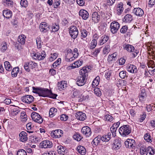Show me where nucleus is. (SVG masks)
Masks as SVG:
<instances>
[{
    "mask_svg": "<svg viewBox=\"0 0 155 155\" xmlns=\"http://www.w3.org/2000/svg\"><path fill=\"white\" fill-rule=\"evenodd\" d=\"M126 68L127 71L133 73H136L137 71L135 66L129 64L127 65Z\"/></svg>",
    "mask_w": 155,
    "mask_h": 155,
    "instance_id": "4468645a",
    "label": "nucleus"
},
{
    "mask_svg": "<svg viewBox=\"0 0 155 155\" xmlns=\"http://www.w3.org/2000/svg\"><path fill=\"white\" fill-rule=\"evenodd\" d=\"M79 15L84 20H86L89 17V14L88 12L84 9L81 10L79 12Z\"/></svg>",
    "mask_w": 155,
    "mask_h": 155,
    "instance_id": "f3484780",
    "label": "nucleus"
},
{
    "mask_svg": "<svg viewBox=\"0 0 155 155\" xmlns=\"http://www.w3.org/2000/svg\"><path fill=\"white\" fill-rule=\"evenodd\" d=\"M57 151L59 154L62 155H64L67 152L65 148L61 145L58 146Z\"/></svg>",
    "mask_w": 155,
    "mask_h": 155,
    "instance_id": "c85d7f7f",
    "label": "nucleus"
},
{
    "mask_svg": "<svg viewBox=\"0 0 155 155\" xmlns=\"http://www.w3.org/2000/svg\"><path fill=\"white\" fill-rule=\"evenodd\" d=\"M27 135V134L25 132L22 131L19 134V136L20 137V140L22 142L26 141L28 140Z\"/></svg>",
    "mask_w": 155,
    "mask_h": 155,
    "instance_id": "412c9836",
    "label": "nucleus"
},
{
    "mask_svg": "<svg viewBox=\"0 0 155 155\" xmlns=\"http://www.w3.org/2000/svg\"><path fill=\"white\" fill-rule=\"evenodd\" d=\"M154 150L152 147L149 146L147 148L146 155H154Z\"/></svg>",
    "mask_w": 155,
    "mask_h": 155,
    "instance_id": "72a5a7b5",
    "label": "nucleus"
},
{
    "mask_svg": "<svg viewBox=\"0 0 155 155\" xmlns=\"http://www.w3.org/2000/svg\"><path fill=\"white\" fill-rule=\"evenodd\" d=\"M51 56L49 58V60L50 61H52L54 60L57 57V54L56 53H54L53 54H51Z\"/></svg>",
    "mask_w": 155,
    "mask_h": 155,
    "instance_id": "5fc2aeb1",
    "label": "nucleus"
},
{
    "mask_svg": "<svg viewBox=\"0 0 155 155\" xmlns=\"http://www.w3.org/2000/svg\"><path fill=\"white\" fill-rule=\"evenodd\" d=\"M101 140V136H98L94 139L92 142V144L97 146L100 143Z\"/></svg>",
    "mask_w": 155,
    "mask_h": 155,
    "instance_id": "c756f323",
    "label": "nucleus"
},
{
    "mask_svg": "<svg viewBox=\"0 0 155 155\" xmlns=\"http://www.w3.org/2000/svg\"><path fill=\"white\" fill-rule=\"evenodd\" d=\"M131 128L129 125H124L121 127L119 129L120 134L123 137H125L130 134Z\"/></svg>",
    "mask_w": 155,
    "mask_h": 155,
    "instance_id": "7ed1b4c3",
    "label": "nucleus"
},
{
    "mask_svg": "<svg viewBox=\"0 0 155 155\" xmlns=\"http://www.w3.org/2000/svg\"><path fill=\"white\" fill-rule=\"evenodd\" d=\"M73 56L70 58H68V57L66 56L65 58V60L67 61H71L74 60L75 58H76L78 57V54H74L73 55H71V56Z\"/></svg>",
    "mask_w": 155,
    "mask_h": 155,
    "instance_id": "c9c22d12",
    "label": "nucleus"
},
{
    "mask_svg": "<svg viewBox=\"0 0 155 155\" xmlns=\"http://www.w3.org/2000/svg\"><path fill=\"white\" fill-rule=\"evenodd\" d=\"M3 15L4 17L7 19L11 18L12 16V12L8 9L4 10L3 12Z\"/></svg>",
    "mask_w": 155,
    "mask_h": 155,
    "instance_id": "b1692460",
    "label": "nucleus"
},
{
    "mask_svg": "<svg viewBox=\"0 0 155 155\" xmlns=\"http://www.w3.org/2000/svg\"><path fill=\"white\" fill-rule=\"evenodd\" d=\"M36 44L38 48H40L42 46V42L41 38L40 37H38L36 39Z\"/></svg>",
    "mask_w": 155,
    "mask_h": 155,
    "instance_id": "79ce46f5",
    "label": "nucleus"
},
{
    "mask_svg": "<svg viewBox=\"0 0 155 155\" xmlns=\"http://www.w3.org/2000/svg\"><path fill=\"white\" fill-rule=\"evenodd\" d=\"M144 140L147 142L151 143L152 142L151 136L148 133H146L144 136Z\"/></svg>",
    "mask_w": 155,
    "mask_h": 155,
    "instance_id": "4c0bfd02",
    "label": "nucleus"
},
{
    "mask_svg": "<svg viewBox=\"0 0 155 155\" xmlns=\"http://www.w3.org/2000/svg\"><path fill=\"white\" fill-rule=\"evenodd\" d=\"M80 93L77 90H74L73 94V96L72 97H78Z\"/></svg>",
    "mask_w": 155,
    "mask_h": 155,
    "instance_id": "774afa93",
    "label": "nucleus"
},
{
    "mask_svg": "<svg viewBox=\"0 0 155 155\" xmlns=\"http://www.w3.org/2000/svg\"><path fill=\"white\" fill-rule=\"evenodd\" d=\"M110 46L109 45H106L103 49V53L105 55H107L109 51Z\"/></svg>",
    "mask_w": 155,
    "mask_h": 155,
    "instance_id": "de8ad7c7",
    "label": "nucleus"
},
{
    "mask_svg": "<svg viewBox=\"0 0 155 155\" xmlns=\"http://www.w3.org/2000/svg\"><path fill=\"white\" fill-rule=\"evenodd\" d=\"M4 65L6 70L8 71H11L12 69V67L11 65L9 62L8 61L4 62Z\"/></svg>",
    "mask_w": 155,
    "mask_h": 155,
    "instance_id": "f704fd0d",
    "label": "nucleus"
},
{
    "mask_svg": "<svg viewBox=\"0 0 155 155\" xmlns=\"http://www.w3.org/2000/svg\"><path fill=\"white\" fill-rule=\"evenodd\" d=\"M146 117V115L145 114H143L142 115H141L140 118H139L138 122H142L145 119Z\"/></svg>",
    "mask_w": 155,
    "mask_h": 155,
    "instance_id": "bf43d9fd",
    "label": "nucleus"
},
{
    "mask_svg": "<svg viewBox=\"0 0 155 155\" xmlns=\"http://www.w3.org/2000/svg\"><path fill=\"white\" fill-rule=\"evenodd\" d=\"M124 144L127 148H133L135 145V141L134 140L128 139L125 142Z\"/></svg>",
    "mask_w": 155,
    "mask_h": 155,
    "instance_id": "dca6fc26",
    "label": "nucleus"
},
{
    "mask_svg": "<svg viewBox=\"0 0 155 155\" xmlns=\"http://www.w3.org/2000/svg\"><path fill=\"white\" fill-rule=\"evenodd\" d=\"M95 94L98 96H100L101 95V92L98 88H96L94 90Z\"/></svg>",
    "mask_w": 155,
    "mask_h": 155,
    "instance_id": "603ef678",
    "label": "nucleus"
},
{
    "mask_svg": "<svg viewBox=\"0 0 155 155\" xmlns=\"http://www.w3.org/2000/svg\"><path fill=\"white\" fill-rule=\"evenodd\" d=\"M97 44V42L95 41H92L91 43V45L90 46V48L93 49L96 46Z\"/></svg>",
    "mask_w": 155,
    "mask_h": 155,
    "instance_id": "69168bd1",
    "label": "nucleus"
},
{
    "mask_svg": "<svg viewBox=\"0 0 155 155\" xmlns=\"http://www.w3.org/2000/svg\"><path fill=\"white\" fill-rule=\"evenodd\" d=\"M147 148L144 146H141L140 149V153L141 154L143 155L146 153Z\"/></svg>",
    "mask_w": 155,
    "mask_h": 155,
    "instance_id": "49530a36",
    "label": "nucleus"
},
{
    "mask_svg": "<svg viewBox=\"0 0 155 155\" xmlns=\"http://www.w3.org/2000/svg\"><path fill=\"white\" fill-rule=\"evenodd\" d=\"M20 3L23 7L26 8L28 6V2L26 0H21Z\"/></svg>",
    "mask_w": 155,
    "mask_h": 155,
    "instance_id": "8fccbe9b",
    "label": "nucleus"
},
{
    "mask_svg": "<svg viewBox=\"0 0 155 155\" xmlns=\"http://www.w3.org/2000/svg\"><path fill=\"white\" fill-rule=\"evenodd\" d=\"M101 51V48H99L95 50V51L93 52L92 55L94 56H97L98 54Z\"/></svg>",
    "mask_w": 155,
    "mask_h": 155,
    "instance_id": "e2e57ef3",
    "label": "nucleus"
},
{
    "mask_svg": "<svg viewBox=\"0 0 155 155\" xmlns=\"http://www.w3.org/2000/svg\"><path fill=\"white\" fill-rule=\"evenodd\" d=\"M29 67L33 69L37 66V64L32 61L28 62Z\"/></svg>",
    "mask_w": 155,
    "mask_h": 155,
    "instance_id": "864d4df0",
    "label": "nucleus"
},
{
    "mask_svg": "<svg viewBox=\"0 0 155 155\" xmlns=\"http://www.w3.org/2000/svg\"><path fill=\"white\" fill-rule=\"evenodd\" d=\"M31 117L34 121L39 124L41 123L43 121L42 117L38 113L34 112L31 114Z\"/></svg>",
    "mask_w": 155,
    "mask_h": 155,
    "instance_id": "423d86ee",
    "label": "nucleus"
},
{
    "mask_svg": "<svg viewBox=\"0 0 155 155\" xmlns=\"http://www.w3.org/2000/svg\"><path fill=\"white\" fill-rule=\"evenodd\" d=\"M121 139L118 138L114 140L112 146L113 149L117 150L121 146Z\"/></svg>",
    "mask_w": 155,
    "mask_h": 155,
    "instance_id": "9b49d317",
    "label": "nucleus"
},
{
    "mask_svg": "<svg viewBox=\"0 0 155 155\" xmlns=\"http://www.w3.org/2000/svg\"><path fill=\"white\" fill-rule=\"evenodd\" d=\"M40 146L42 148H50L52 147V143L49 140H44L40 143Z\"/></svg>",
    "mask_w": 155,
    "mask_h": 155,
    "instance_id": "9d476101",
    "label": "nucleus"
},
{
    "mask_svg": "<svg viewBox=\"0 0 155 155\" xmlns=\"http://www.w3.org/2000/svg\"><path fill=\"white\" fill-rule=\"evenodd\" d=\"M101 140L103 142H107L110 139L107 137L105 135H104L102 137H101Z\"/></svg>",
    "mask_w": 155,
    "mask_h": 155,
    "instance_id": "0e129e2a",
    "label": "nucleus"
},
{
    "mask_svg": "<svg viewBox=\"0 0 155 155\" xmlns=\"http://www.w3.org/2000/svg\"><path fill=\"white\" fill-rule=\"evenodd\" d=\"M49 25L47 24L46 22H42L40 25V28L41 31L45 32L50 29Z\"/></svg>",
    "mask_w": 155,
    "mask_h": 155,
    "instance_id": "2eb2a0df",
    "label": "nucleus"
},
{
    "mask_svg": "<svg viewBox=\"0 0 155 155\" xmlns=\"http://www.w3.org/2000/svg\"><path fill=\"white\" fill-rule=\"evenodd\" d=\"M123 6V3L121 2L118 5L117 7V11L118 12L117 13L118 15H120L123 11L124 10Z\"/></svg>",
    "mask_w": 155,
    "mask_h": 155,
    "instance_id": "2f4dec72",
    "label": "nucleus"
},
{
    "mask_svg": "<svg viewBox=\"0 0 155 155\" xmlns=\"http://www.w3.org/2000/svg\"><path fill=\"white\" fill-rule=\"evenodd\" d=\"M69 33L71 38L75 39L78 35V31L76 26H71L70 27Z\"/></svg>",
    "mask_w": 155,
    "mask_h": 155,
    "instance_id": "39448f33",
    "label": "nucleus"
},
{
    "mask_svg": "<svg viewBox=\"0 0 155 155\" xmlns=\"http://www.w3.org/2000/svg\"><path fill=\"white\" fill-rule=\"evenodd\" d=\"M127 30H128L127 26V25H124L121 28L120 32L121 33L123 34H125L127 32V35L130 36L132 34V33L130 31H127Z\"/></svg>",
    "mask_w": 155,
    "mask_h": 155,
    "instance_id": "a878e982",
    "label": "nucleus"
},
{
    "mask_svg": "<svg viewBox=\"0 0 155 155\" xmlns=\"http://www.w3.org/2000/svg\"><path fill=\"white\" fill-rule=\"evenodd\" d=\"M57 111V109L54 107L51 108L49 112V115L51 117H53L54 115V114Z\"/></svg>",
    "mask_w": 155,
    "mask_h": 155,
    "instance_id": "ea45409f",
    "label": "nucleus"
},
{
    "mask_svg": "<svg viewBox=\"0 0 155 155\" xmlns=\"http://www.w3.org/2000/svg\"><path fill=\"white\" fill-rule=\"evenodd\" d=\"M61 59L59 58L52 64V67L53 68H55L57 67L60 65L61 63Z\"/></svg>",
    "mask_w": 155,
    "mask_h": 155,
    "instance_id": "c03bdc74",
    "label": "nucleus"
},
{
    "mask_svg": "<svg viewBox=\"0 0 155 155\" xmlns=\"http://www.w3.org/2000/svg\"><path fill=\"white\" fill-rule=\"evenodd\" d=\"M134 12L136 15L139 16H142L144 13L143 10L139 8H135L134 10Z\"/></svg>",
    "mask_w": 155,
    "mask_h": 155,
    "instance_id": "5701e85b",
    "label": "nucleus"
},
{
    "mask_svg": "<svg viewBox=\"0 0 155 155\" xmlns=\"http://www.w3.org/2000/svg\"><path fill=\"white\" fill-rule=\"evenodd\" d=\"M110 31L113 34H115L120 28V24L117 22L113 21L110 24Z\"/></svg>",
    "mask_w": 155,
    "mask_h": 155,
    "instance_id": "6e6552de",
    "label": "nucleus"
},
{
    "mask_svg": "<svg viewBox=\"0 0 155 155\" xmlns=\"http://www.w3.org/2000/svg\"><path fill=\"white\" fill-rule=\"evenodd\" d=\"M77 150L78 153L81 155H84L86 153V150L83 146H79L77 147Z\"/></svg>",
    "mask_w": 155,
    "mask_h": 155,
    "instance_id": "393cba45",
    "label": "nucleus"
},
{
    "mask_svg": "<svg viewBox=\"0 0 155 155\" xmlns=\"http://www.w3.org/2000/svg\"><path fill=\"white\" fill-rule=\"evenodd\" d=\"M109 39V37L106 35H103L100 38L99 44L101 45H102L107 41Z\"/></svg>",
    "mask_w": 155,
    "mask_h": 155,
    "instance_id": "4be33fe9",
    "label": "nucleus"
},
{
    "mask_svg": "<svg viewBox=\"0 0 155 155\" xmlns=\"http://www.w3.org/2000/svg\"><path fill=\"white\" fill-rule=\"evenodd\" d=\"M89 69L88 67L83 68L80 71V76L77 78L76 84L79 86L84 85L86 82V77L88 75V72Z\"/></svg>",
    "mask_w": 155,
    "mask_h": 155,
    "instance_id": "f257e3e1",
    "label": "nucleus"
},
{
    "mask_svg": "<svg viewBox=\"0 0 155 155\" xmlns=\"http://www.w3.org/2000/svg\"><path fill=\"white\" fill-rule=\"evenodd\" d=\"M77 118L80 120L83 121L86 118V114L82 112H78L75 116Z\"/></svg>",
    "mask_w": 155,
    "mask_h": 155,
    "instance_id": "a211bd4d",
    "label": "nucleus"
},
{
    "mask_svg": "<svg viewBox=\"0 0 155 155\" xmlns=\"http://www.w3.org/2000/svg\"><path fill=\"white\" fill-rule=\"evenodd\" d=\"M21 120L23 122H25L27 120V115L25 111L21 112L20 116Z\"/></svg>",
    "mask_w": 155,
    "mask_h": 155,
    "instance_id": "a19ab883",
    "label": "nucleus"
},
{
    "mask_svg": "<svg viewBox=\"0 0 155 155\" xmlns=\"http://www.w3.org/2000/svg\"><path fill=\"white\" fill-rule=\"evenodd\" d=\"M17 155H27V154L25 151L24 150L21 149L18 151Z\"/></svg>",
    "mask_w": 155,
    "mask_h": 155,
    "instance_id": "6e6d98bb",
    "label": "nucleus"
},
{
    "mask_svg": "<svg viewBox=\"0 0 155 155\" xmlns=\"http://www.w3.org/2000/svg\"><path fill=\"white\" fill-rule=\"evenodd\" d=\"M117 129L112 126L110 128V130L111 132L112 133V135L114 137H115L116 136V132L117 130Z\"/></svg>",
    "mask_w": 155,
    "mask_h": 155,
    "instance_id": "13d9d810",
    "label": "nucleus"
},
{
    "mask_svg": "<svg viewBox=\"0 0 155 155\" xmlns=\"http://www.w3.org/2000/svg\"><path fill=\"white\" fill-rule=\"evenodd\" d=\"M52 31L55 32L57 31L59 29V27L58 25L56 24H53L52 26Z\"/></svg>",
    "mask_w": 155,
    "mask_h": 155,
    "instance_id": "37998d69",
    "label": "nucleus"
},
{
    "mask_svg": "<svg viewBox=\"0 0 155 155\" xmlns=\"http://www.w3.org/2000/svg\"><path fill=\"white\" fill-rule=\"evenodd\" d=\"M119 75L120 77L122 78H124L125 77H127L126 74V71H122L120 72Z\"/></svg>",
    "mask_w": 155,
    "mask_h": 155,
    "instance_id": "4d7b16f0",
    "label": "nucleus"
},
{
    "mask_svg": "<svg viewBox=\"0 0 155 155\" xmlns=\"http://www.w3.org/2000/svg\"><path fill=\"white\" fill-rule=\"evenodd\" d=\"M49 93H48V96L49 97L53 99L56 98L57 95L56 94H53L51 90H49Z\"/></svg>",
    "mask_w": 155,
    "mask_h": 155,
    "instance_id": "3c124183",
    "label": "nucleus"
},
{
    "mask_svg": "<svg viewBox=\"0 0 155 155\" xmlns=\"http://www.w3.org/2000/svg\"><path fill=\"white\" fill-rule=\"evenodd\" d=\"M68 118V116L65 114H62L61 116L60 119L61 120L66 121Z\"/></svg>",
    "mask_w": 155,
    "mask_h": 155,
    "instance_id": "680f3d73",
    "label": "nucleus"
},
{
    "mask_svg": "<svg viewBox=\"0 0 155 155\" xmlns=\"http://www.w3.org/2000/svg\"><path fill=\"white\" fill-rule=\"evenodd\" d=\"M81 132L83 134L88 137L90 136L91 134V129L88 126L83 127L81 129Z\"/></svg>",
    "mask_w": 155,
    "mask_h": 155,
    "instance_id": "ddd939ff",
    "label": "nucleus"
},
{
    "mask_svg": "<svg viewBox=\"0 0 155 155\" xmlns=\"http://www.w3.org/2000/svg\"><path fill=\"white\" fill-rule=\"evenodd\" d=\"M19 68L18 67L13 68L11 72L12 75L13 77H15L17 76V74L19 71Z\"/></svg>",
    "mask_w": 155,
    "mask_h": 155,
    "instance_id": "473e14b6",
    "label": "nucleus"
},
{
    "mask_svg": "<svg viewBox=\"0 0 155 155\" xmlns=\"http://www.w3.org/2000/svg\"><path fill=\"white\" fill-rule=\"evenodd\" d=\"M124 48L129 52H133V57H135L139 53V51L137 49H135L133 46L130 45H123Z\"/></svg>",
    "mask_w": 155,
    "mask_h": 155,
    "instance_id": "20e7f679",
    "label": "nucleus"
},
{
    "mask_svg": "<svg viewBox=\"0 0 155 155\" xmlns=\"http://www.w3.org/2000/svg\"><path fill=\"white\" fill-rule=\"evenodd\" d=\"M83 61H77L72 64V65L68 67L69 69H72L76 68H78L81 66Z\"/></svg>",
    "mask_w": 155,
    "mask_h": 155,
    "instance_id": "aec40b11",
    "label": "nucleus"
},
{
    "mask_svg": "<svg viewBox=\"0 0 155 155\" xmlns=\"http://www.w3.org/2000/svg\"><path fill=\"white\" fill-rule=\"evenodd\" d=\"M63 132L61 130H56L52 131L51 133V136L54 138H57L60 137L63 134Z\"/></svg>",
    "mask_w": 155,
    "mask_h": 155,
    "instance_id": "1a4fd4ad",
    "label": "nucleus"
},
{
    "mask_svg": "<svg viewBox=\"0 0 155 155\" xmlns=\"http://www.w3.org/2000/svg\"><path fill=\"white\" fill-rule=\"evenodd\" d=\"M33 92L35 93L38 95L40 96L43 97H46L48 96V93H49V89H45L44 88H39L32 87Z\"/></svg>",
    "mask_w": 155,
    "mask_h": 155,
    "instance_id": "f03ea898",
    "label": "nucleus"
},
{
    "mask_svg": "<svg viewBox=\"0 0 155 155\" xmlns=\"http://www.w3.org/2000/svg\"><path fill=\"white\" fill-rule=\"evenodd\" d=\"M7 48V43L5 42L4 44L2 46L1 50L2 51L4 52Z\"/></svg>",
    "mask_w": 155,
    "mask_h": 155,
    "instance_id": "338daca9",
    "label": "nucleus"
},
{
    "mask_svg": "<svg viewBox=\"0 0 155 155\" xmlns=\"http://www.w3.org/2000/svg\"><path fill=\"white\" fill-rule=\"evenodd\" d=\"M81 38H84L87 36V32L86 30L84 29L81 30Z\"/></svg>",
    "mask_w": 155,
    "mask_h": 155,
    "instance_id": "09e8293b",
    "label": "nucleus"
},
{
    "mask_svg": "<svg viewBox=\"0 0 155 155\" xmlns=\"http://www.w3.org/2000/svg\"><path fill=\"white\" fill-rule=\"evenodd\" d=\"M93 21L95 23L98 22L100 20V16L97 12H94L92 15Z\"/></svg>",
    "mask_w": 155,
    "mask_h": 155,
    "instance_id": "6ab92c4d",
    "label": "nucleus"
},
{
    "mask_svg": "<svg viewBox=\"0 0 155 155\" xmlns=\"http://www.w3.org/2000/svg\"><path fill=\"white\" fill-rule=\"evenodd\" d=\"M46 56V54L44 51H42L41 53L38 52L32 54V57L34 59L39 60H43Z\"/></svg>",
    "mask_w": 155,
    "mask_h": 155,
    "instance_id": "0eeeda50",
    "label": "nucleus"
},
{
    "mask_svg": "<svg viewBox=\"0 0 155 155\" xmlns=\"http://www.w3.org/2000/svg\"><path fill=\"white\" fill-rule=\"evenodd\" d=\"M73 138L74 139L79 141L81 140L82 137L79 134L77 133L73 135Z\"/></svg>",
    "mask_w": 155,
    "mask_h": 155,
    "instance_id": "a18cd8bd",
    "label": "nucleus"
},
{
    "mask_svg": "<svg viewBox=\"0 0 155 155\" xmlns=\"http://www.w3.org/2000/svg\"><path fill=\"white\" fill-rule=\"evenodd\" d=\"M117 55V53L116 52L114 53V54H111L108 56L107 59V61H115V58L116 57Z\"/></svg>",
    "mask_w": 155,
    "mask_h": 155,
    "instance_id": "58836bf2",
    "label": "nucleus"
},
{
    "mask_svg": "<svg viewBox=\"0 0 155 155\" xmlns=\"http://www.w3.org/2000/svg\"><path fill=\"white\" fill-rule=\"evenodd\" d=\"M146 95L145 90L144 89H141V93L139 96V98L140 101H143L145 98Z\"/></svg>",
    "mask_w": 155,
    "mask_h": 155,
    "instance_id": "7c9ffc66",
    "label": "nucleus"
},
{
    "mask_svg": "<svg viewBox=\"0 0 155 155\" xmlns=\"http://www.w3.org/2000/svg\"><path fill=\"white\" fill-rule=\"evenodd\" d=\"M106 120L111 121L113 120V117L111 115L109 114H107L105 116Z\"/></svg>",
    "mask_w": 155,
    "mask_h": 155,
    "instance_id": "052dcab7",
    "label": "nucleus"
},
{
    "mask_svg": "<svg viewBox=\"0 0 155 155\" xmlns=\"http://www.w3.org/2000/svg\"><path fill=\"white\" fill-rule=\"evenodd\" d=\"M132 16L130 14H127L124 17L123 21L126 23H129L133 20Z\"/></svg>",
    "mask_w": 155,
    "mask_h": 155,
    "instance_id": "bb28decb",
    "label": "nucleus"
},
{
    "mask_svg": "<svg viewBox=\"0 0 155 155\" xmlns=\"http://www.w3.org/2000/svg\"><path fill=\"white\" fill-rule=\"evenodd\" d=\"M65 81H64L63 82V81H61L60 82H58L57 86L58 89L60 90L61 91L63 90L65 88V87L66 86V84L65 85H64L65 84Z\"/></svg>",
    "mask_w": 155,
    "mask_h": 155,
    "instance_id": "e433bc0d",
    "label": "nucleus"
},
{
    "mask_svg": "<svg viewBox=\"0 0 155 155\" xmlns=\"http://www.w3.org/2000/svg\"><path fill=\"white\" fill-rule=\"evenodd\" d=\"M34 99V97L31 95H26L21 97V100L23 102L29 104L31 103Z\"/></svg>",
    "mask_w": 155,
    "mask_h": 155,
    "instance_id": "f8f14e48",
    "label": "nucleus"
},
{
    "mask_svg": "<svg viewBox=\"0 0 155 155\" xmlns=\"http://www.w3.org/2000/svg\"><path fill=\"white\" fill-rule=\"evenodd\" d=\"M26 36L24 35H20L18 38V41L19 43L21 45H24L25 43Z\"/></svg>",
    "mask_w": 155,
    "mask_h": 155,
    "instance_id": "cd10ccee",
    "label": "nucleus"
}]
</instances>
